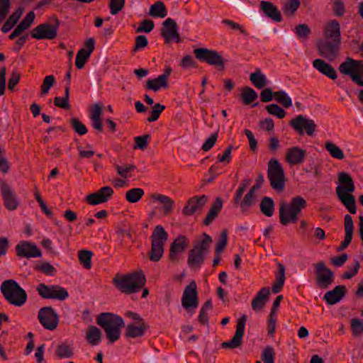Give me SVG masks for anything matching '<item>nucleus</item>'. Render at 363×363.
<instances>
[{"label":"nucleus","mask_w":363,"mask_h":363,"mask_svg":"<svg viewBox=\"0 0 363 363\" xmlns=\"http://www.w3.org/2000/svg\"><path fill=\"white\" fill-rule=\"evenodd\" d=\"M112 281L121 292L130 294L138 292L144 286L146 277L142 270H138L124 275L116 274Z\"/></svg>","instance_id":"nucleus-1"},{"label":"nucleus","mask_w":363,"mask_h":363,"mask_svg":"<svg viewBox=\"0 0 363 363\" xmlns=\"http://www.w3.org/2000/svg\"><path fill=\"white\" fill-rule=\"evenodd\" d=\"M96 321L104 329L110 342L113 343L120 338L121 328L125 325L121 316L111 313H101Z\"/></svg>","instance_id":"nucleus-2"},{"label":"nucleus","mask_w":363,"mask_h":363,"mask_svg":"<svg viewBox=\"0 0 363 363\" xmlns=\"http://www.w3.org/2000/svg\"><path fill=\"white\" fill-rule=\"evenodd\" d=\"M0 289L4 298L11 305L20 307L27 301L26 291L15 280L4 281Z\"/></svg>","instance_id":"nucleus-3"},{"label":"nucleus","mask_w":363,"mask_h":363,"mask_svg":"<svg viewBox=\"0 0 363 363\" xmlns=\"http://www.w3.org/2000/svg\"><path fill=\"white\" fill-rule=\"evenodd\" d=\"M212 238L206 233H203V239L197 241L189 252L187 264L190 268L199 269L205 259V255L208 252Z\"/></svg>","instance_id":"nucleus-4"},{"label":"nucleus","mask_w":363,"mask_h":363,"mask_svg":"<svg viewBox=\"0 0 363 363\" xmlns=\"http://www.w3.org/2000/svg\"><path fill=\"white\" fill-rule=\"evenodd\" d=\"M151 250L149 254L150 259L158 262L164 254V246L168 239L167 233L162 225H156L151 235Z\"/></svg>","instance_id":"nucleus-5"},{"label":"nucleus","mask_w":363,"mask_h":363,"mask_svg":"<svg viewBox=\"0 0 363 363\" xmlns=\"http://www.w3.org/2000/svg\"><path fill=\"white\" fill-rule=\"evenodd\" d=\"M267 177L272 188L278 193L284 190L286 177L281 164L277 159L268 162Z\"/></svg>","instance_id":"nucleus-6"},{"label":"nucleus","mask_w":363,"mask_h":363,"mask_svg":"<svg viewBox=\"0 0 363 363\" xmlns=\"http://www.w3.org/2000/svg\"><path fill=\"white\" fill-rule=\"evenodd\" d=\"M50 23H45L36 26L31 33V37L38 40H53L57 37L60 21L56 16L49 18Z\"/></svg>","instance_id":"nucleus-7"},{"label":"nucleus","mask_w":363,"mask_h":363,"mask_svg":"<svg viewBox=\"0 0 363 363\" xmlns=\"http://www.w3.org/2000/svg\"><path fill=\"white\" fill-rule=\"evenodd\" d=\"M339 70L341 73L350 76L353 82L363 86V61L347 57L340 64Z\"/></svg>","instance_id":"nucleus-8"},{"label":"nucleus","mask_w":363,"mask_h":363,"mask_svg":"<svg viewBox=\"0 0 363 363\" xmlns=\"http://www.w3.org/2000/svg\"><path fill=\"white\" fill-rule=\"evenodd\" d=\"M194 53L196 58L199 61L215 66L219 70L223 71L225 69V60L218 51L200 48L195 49Z\"/></svg>","instance_id":"nucleus-9"},{"label":"nucleus","mask_w":363,"mask_h":363,"mask_svg":"<svg viewBox=\"0 0 363 363\" xmlns=\"http://www.w3.org/2000/svg\"><path fill=\"white\" fill-rule=\"evenodd\" d=\"M313 269L316 285L320 289H328L334 281V272L326 266L323 261H319L314 264Z\"/></svg>","instance_id":"nucleus-10"},{"label":"nucleus","mask_w":363,"mask_h":363,"mask_svg":"<svg viewBox=\"0 0 363 363\" xmlns=\"http://www.w3.org/2000/svg\"><path fill=\"white\" fill-rule=\"evenodd\" d=\"M341 42L327 39H320L317 42V50L320 56L333 61L339 54Z\"/></svg>","instance_id":"nucleus-11"},{"label":"nucleus","mask_w":363,"mask_h":363,"mask_svg":"<svg viewBox=\"0 0 363 363\" xmlns=\"http://www.w3.org/2000/svg\"><path fill=\"white\" fill-rule=\"evenodd\" d=\"M291 126L299 135H303L305 130L306 134L312 136L316 129V124L313 120L307 118L303 115H298L289 122Z\"/></svg>","instance_id":"nucleus-12"},{"label":"nucleus","mask_w":363,"mask_h":363,"mask_svg":"<svg viewBox=\"0 0 363 363\" xmlns=\"http://www.w3.org/2000/svg\"><path fill=\"white\" fill-rule=\"evenodd\" d=\"M247 319V316L244 314L238 320L236 330L233 337L230 340L222 342L220 345L222 348L233 350L241 347Z\"/></svg>","instance_id":"nucleus-13"},{"label":"nucleus","mask_w":363,"mask_h":363,"mask_svg":"<svg viewBox=\"0 0 363 363\" xmlns=\"http://www.w3.org/2000/svg\"><path fill=\"white\" fill-rule=\"evenodd\" d=\"M38 318L40 324L47 330H53L57 327L59 317L51 306L40 308Z\"/></svg>","instance_id":"nucleus-14"},{"label":"nucleus","mask_w":363,"mask_h":363,"mask_svg":"<svg viewBox=\"0 0 363 363\" xmlns=\"http://www.w3.org/2000/svg\"><path fill=\"white\" fill-rule=\"evenodd\" d=\"M161 35L164 38L165 43H169L172 40L179 43L182 42L180 34L178 32L177 24L174 20L168 18L162 23Z\"/></svg>","instance_id":"nucleus-15"},{"label":"nucleus","mask_w":363,"mask_h":363,"mask_svg":"<svg viewBox=\"0 0 363 363\" xmlns=\"http://www.w3.org/2000/svg\"><path fill=\"white\" fill-rule=\"evenodd\" d=\"M182 305L185 309L196 308L199 305L197 286L194 281H191L184 291Z\"/></svg>","instance_id":"nucleus-16"},{"label":"nucleus","mask_w":363,"mask_h":363,"mask_svg":"<svg viewBox=\"0 0 363 363\" xmlns=\"http://www.w3.org/2000/svg\"><path fill=\"white\" fill-rule=\"evenodd\" d=\"M0 191L5 207L9 211L16 209L19 202L11 187L4 181H0Z\"/></svg>","instance_id":"nucleus-17"},{"label":"nucleus","mask_w":363,"mask_h":363,"mask_svg":"<svg viewBox=\"0 0 363 363\" xmlns=\"http://www.w3.org/2000/svg\"><path fill=\"white\" fill-rule=\"evenodd\" d=\"M113 189L108 186L101 187L96 192L85 197V201L90 205L96 206L107 202L113 196Z\"/></svg>","instance_id":"nucleus-18"},{"label":"nucleus","mask_w":363,"mask_h":363,"mask_svg":"<svg viewBox=\"0 0 363 363\" xmlns=\"http://www.w3.org/2000/svg\"><path fill=\"white\" fill-rule=\"evenodd\" d=\"M208 196L202 195L200 196H195L191 197L186 202L185 206L182 210V213L184 216H192L196 212L202 211L204 206L207 203Z\"/></svg>","instance_id":"nucleus-19"},{"label":"nucleus","mask_w":363,"mask_h":363,"mask_svg":"<svg viewBox=\"0 0 363 363\" xmlns=\"http://www.w3.org/2000/svg\"><path fill=\"white\" fill-rule=\"evenodd\" d=\"M16 252L18 257H26L27 259L42 256L41 250L36 245L28 241H22L18 244L16 246Z\"/></svg>","instance_id":"nucleus-20"},{"label":"nucleus","mask_w":363,"mask_h":363,"mask_svg":"<svg viewBox=\"0 0 363 363\" xmlns=\"http://www.w3.org/2000/svg\"><path fill=\"white\" fill-rule=\"evenodd\" d=\"M189 246V240L185 235H179L170 245L169 259L172 262L178 261V254L183 252Z\"/></svg>","instance_id":"nucleus-21"},{"label":"nucleus","mask_w":363,"mask_h":363,"mask_svg":"<svg viewBox=\"0 0 363 363\" xmlns=\"http://www.w3.org/2000/svg\"><path fill=\"white\" fill-rule=\"evenodd\" d=\"M344 228H345V240L340 245L337 247V251L341 252L345 250L348 245L351 243L354 232V223L352 218L350 215L347 214L345 216L344 219Z\"/></svg>","instance_id":"nucleus-22"},{"label":"nucleus","mask_w":363,"mask_h":363,"mask_svg":"<svg viewBox=\"0 0 363 363\" xmlns=\"http://www.w3.org/2000/svg\"><path fill=\"white\" fill-rule=\"evenodd\" d=\"M347 294V289L344 285L336 286L333 290L327 291L323 299L329 305H334L342 300Z\"/></svg>","instance_id":"nucleus-23"},{"label":"nucleus","mask_w":363,"mask_h":363,"mask_svg":"<svg viewBox=\"0 0 363 363\" xmlns=\"http://www.w3.org/2000/svg\"><path fill=\"white\" fill-rule=\"evenodd\" d=\"M324 39L341 42L340 26L337 20L330 21L323 31Z\"/></svg>","instance_id":"nucleus-24"},{"label":"nucleus","mask_w":363,"mask_h":363,"mask_svg":"<svg viewBox=\"0 0 363 363\" xmlns=\"http://www.w3.org/2000/svg\"><path fill=\"white\" fill-rule=\"evenodd\" d=\"M306 155L305 150L295 146L287 150L286 161L291 165H296L303 162Z\"/></svg>","instance_id":"nucleus-25"},{"label":"nucleus","mask_w":363,"mask_h":363,"mask_svg":"<svg viewBox=\"0 0 363 363\" xmlns=\"http://www.w3.org/2000/svg\"><path fill=\"white\" fill-rule=\"evenodd\" d=\"M313 66L322 74L328 77V78L335 80L337 79V75L335 69L330 65L321 59H316L313 62Z\"/></svg>","instance_id":"nucleus-26"},{"label":"nucleus","mask_w":363,"mask_h":363,"mask_svg":"<svg viewBox=\"0 0 363 363\" xmlns=\"http://www.w3.org/2000/svg\"><path fill=\"white\" fill-rule=\"evenodd\" d=\"M260 9L268 18L274 21L279 23L282 21L281 12L272 2L262 1Z\"/></svg>","instance_id":"nucleus-27"},{"label":"nucleus","mask_w":363,"mask_h":363,"mask_svg":"<svg viewBox=\"0 0 363 363\" xmlns=\"http://www.w3.org/2000/svg\"><path fill=\"white\" fill-rule=\"evenodd\" d=\"M269 295L270 291L269 288H262L252 301V308L254 311H261L268 301Z\"/></svg>","instance_id":"nucleus-28"},{"label":"nucleus","mask_w":363,"mask_h":363,"mask_svg":"<svg viewBox=\"0 0 363 363\" xmlns=\"http://www.w3.org/2000/svg\"><path fill=\"white\" fill-rule=\"evenodd\" d=\"M340 190V188L336 191L338 199L351 213H356L355 197L351 194L352 192H341Z\"/></svg>","instance_id":"nucleus-29"},{"label":"nucleus","mask_w":363,"mask_h":363,"mask_svg":"<svg viewBox=\"0 0 363 363\" xmlns=\"http://www.w3.org/2000/svg\"><path fill=\"white\" fill-rule=\"evenodd\" d=\"M307 206L305 199L301 196L293 197L289 203H286V211L298 215Z\"/></svg>","instance_id":"nucleus-30"},{"label":"nucleus","mask_w":363,"mask_h":363,"mask_svg":"<svg viewBox=\"0 0 363 363\" xmlns=\"http://www.w3.org/2000/svg\"><path fill=\"white\" fill-rule=\"evenodd\" d=\"M222 207L223 199L220 197H217L212 203L209 211L203 220V224L205 225H209L218 216L222 209Z\"/></svg>","instance_id":"nucleus-31"},{"label":"nucleus","mask_w":363,"mask_h":363,"mask_svg":"<svg viewBox=\"0 0 363 363\" xmlns=\"http://www.w3.org/2000/svg\"><path fill=\"white\" fill-rule=\"evenodd\" d=\"M338 181L340 186L336 187V191L338 189H341V192H353L354 191V184L351 176L344 172H340L338 174Z\"/></svg>","instance_id":"nucleus-32"},{"label":"nucleus","mask_w":363,"mask_h":363,"mask_svg":"<svg viewBox=\"0 0 363 363\" xmlns=\"http://www.w3.org/2000/svg\"><path fill=\"white\" fill-rule=\"evenodd\" d=\"M149 328V325L145 322L139 323L138 326L135 325L133 323L128 324L125 331L126 337H138L144 335L145 331Z\"/></svg>","instance_id":"nucleus-33"},{"label":"nucleus","mask_w":363,"mask_h":363,"mask_svg":"<svg viewBox=\"0 0 363 363\" xmlns=\"http://www.w3.org/2000/svg\"><path fill=\"white\" fill-rule=\"evenodd\" d=\"M286 202L281 201L279 203V220L283 225H287L290 223H296L298 221V216L293 213L286 211Z\"/></svg>","instance_id":"nucleus-34"},{"label":"nucleus","mask_w":363,"mask_h":363,"mask_svg":"<svg viewBox=\"0 0 363 363\" xmlns=\"http://www.w3.org/2000/svg\"><path fill=\"white\" fill-rule=\"evenodd\" d=\"M152 199L163 204L162 211L164 215L168 216L173 212L174 201L170 197L160 194L152 195Z\"/></svg>","instance_id":"nucleus-35"},{"label":"nucleus","mask_w":363,"mask_h":363,"mask_svg":"<svg viewBox=\"0 0 363 363\" xmlns=\"http://www.w3.org/2000/svg\"><path fill=\"white\" fill-rule=\"evenodd\" d=\"M23 12V8L18 7L4 23L1 27V31L4 33H8L18 23Z\"/></svg>","instance_id":"nucleus-36"},{"label":"nucleus","mask_w":363,"mask_h":363,"mask_svg":"<svg viewBox=\"0 0 363 363\" xmlns=\"http://www.w3.org/2000/svg\"><path fill=\"white\" fill-rule=\"evenodd\" d=\"M278 272L276 273V281L273 284L272 290L274 294L279 293L283 288L285 277V267L281 263H278Z\"/></svg>","instance_id":"nucleus-37"},{"label":"nucleus","mask_w":363,"mask_h":363,"mask_svg":"<svg viewBox=\"0 0 363 363\" xmlns=\"http://www.w3.org/2000/svg\"><path fill=\"white\" fill-rule=\"evenodd\" d=\"M101 331L94 325H90L87 328L86 339L92 345H97L101 340Z\"/></svg>","instance_id":"nucleus-38"},{"label":"nucleus","mask_w":363,"mask_h":363,"mask_svg":"<svg viewBox=\"0 0 363 363\" xmlns=\"http://www.w3.org/2000/svg\"><path fill=\"white\" fill-rule=\"evenodd\" d=\"M168 82L165 81V77L158 76L153 79H148L146 82L145 89L152 90L154 91H159L161 88H167Z\"/></svg>","instance_id":"nucleus-39"},{"label":"nucleus","mask_w":363,"mask_h":363,"mask_svg":"<svg viewBox=\"0 0 363 363\" xmlns=\"http://www.w3.org/2000/svg\"><path fill=\"white\" fill-rule=\"evenodd\" d=\"M260 211L267 217H271L274 211V202L268 196H264L259 204Z\"/></svg>","instance_id":"nucleus-40"},{"label":"nucleus","mask_w":363,"mask_h":363,"mask_svg":"<svg viewBox=\"0 0 363 363\" xmlns=\"http://www.w3.org/2000/svg\"><path fill=\"white\" fill-rule=\"evenodd\" d=\"M149 15L152 17L160 18H164L167 16V10L164 4L161 1H156L153 5L150 6Z\"/></svg>","instance_id":"nucleus-41"},{"label":"nucleus","mask_w":363,"mask_h":363,"mask_svg":"<svg viewBox=\"0 0 363 363\" xmlns=\"http://www.w3.org/2000/svg\"><path fill=\"white\" fill-rule=\"evenodd\" d=\"M240 97L244 104L248 105L258 98V94L252 88L245 86L242 89Z\"/></svg>","instance_id":"nucleus-42"},{"label":"nucleus","mask_w":363,"mask_h":363,"mask_svg":"<svg viewBox=\"0 0 363 363\" xmlns=\"http://www.w3.org/2000/svg\"><path fill=\"white\" fill-rule=\"evenodd\" d=\"M250 79L253 85L258 89H262L267 84L266 77L259 69H257L255 72L250 74Z\"/></svg>","instance_id":"nucleus-43"},{"label":"nucleus","mask_w":363,"mask_h":363,"mask_svg":"<svg viewBox=\"0 0 363 363\" xmlns=\"http://www.w3.org/2000/svg\"><path fill=\"white\" fill-rule=\"evenodd\" d=\"M55 355L60 358H70L74 355L73 348L66 344L61 343L56 347Z\"/></svg>","instance_id":"nucleus-44"},{"label":"nucleus","mask_w":363,"mask_h":363,"mask_svg":"<svg viewBox=\"0 0 363 363\" xmlns=\"http://www.w3.org/2000/svg\"><path fill=\"white\" fill-rule=\"evenodd\" d=\"M48 296L49 297V299L64 301L68 298L69 294L65 288L59 285H53L52 292L49 294Z\"/></svg>","instance_id":"nucleus-45"},{"label":"nucleus","mask_w":363,"mask_h":363,"mask_svg":"<svg viewBox=\"0 0 363 363\" xmlns=\"http://www.w3.org/2000/svg\"><path fill=\"white\" fill-rule=\"evenodd\" d=\"M300 6L299 0H289L282 8L284 14L288 17H293Z\"/></svg>","instance_id":"nucleus-46"},{"label":"nucleus","mask_w":363,"mask_h":363,"mask_svg":"<svg viewBox=\"0 0 363 363\" xmlns=\"http://www.w3.org/2000/svg\"><path fill=\"white\" fill-rule=\"evenodd\" d=\"M35 15L33 11H29L21 23L16 27V29L21 34L24 30L30 28L34 21Z\"/></svg>","instance_id":"nucleus-47"},{"label":"nucleus","mask_w":363,"mask_h":363,"mask_svg":"<svg viewBox=\"0 0 363 363\" xmlns=\"http://www.w3.org/2000/svg\"><path fill=\"white\" fill-rule=\"evenodd\" d=\"M93 253L90 250H82L79 251L78 257L81 264L86 269L91 267V257Z\"/></svg>","instance_id":"nucleus-48"},{"label":"nucleus","mask_w":363,"mask_h":363,"mask_svg":"<svg viewBox=\"0 0 363 363\" xmlns=\"http://www.w3.org/2000/svg\"><path fill=\"white\" fill-rule=\"evenodd\" d=\"M145 192L140 188H133L125 193V199L129 203H136L143 196Z\"/></svg>","instance_id":"nucleus-49"},{"label":"nucleus","mask_w":363,"mask_h":363,"mask_svg":"<svg viewBox=\"0 0 363 363\" xmlns=\"http://www.w3.org/2000/svg\"><path fill=\"white\" fill-rule=\"evenodd\" d=\"M325 147L333 157L339 160H342L345 158V155L342 150L333 143L330 141L326 142L325 144Z\"/></svg>","instance_id":"nucleus-50"},{"label":"nucleus","mask_w":363,"mask_h":363,"mask_svg":"<svg viewBox=\"0 0 363 363\" xmlns=\"http://www.w3.org/2000/svg\"><path fill=\"white\" fill-rule=\"evenodd\" d=\"M274 99L282 104L284 108H289L292 106V101L284 91H275Z\"/></svg>","instance_id":"nucleus-51"},{"label":"nucleus","mask_w":363,"mask_h":363,"mask_svg":"<svg viewBox=\"0 0 363 363\" xmlns=\"http://www.w3.org/2000/svg\"><path fill=\"white\" fill-rule=\"evenodd\" d=\"M265 109L269 114L275 116L280 119L284 118L286 116L285 111L276 104L266 106Z\"/></svg>","instance_id":"nucleus-52"},{"label":"nucleus","mask_w":363,"mask_h":363,"mask_svg":"<svg viewBox=\"0 0 363 363\" xmlns=\"http://www.w3.org/2000/svg\"><path fill=\"white\" fill-rule=\"evenodd\" d=\"M360 264L358 260L355 259L353 262L352 265L347 267V271L344 272L342 275V278L345 279H350L354 277L359 272Z\"/></svg>","instance_id":"nucleus-53"},{"label":"nucleus","mask_w":363,"mask_h":363,"mask_svg":"<svg viewBox=\"0 0 363 363\" xmlns=\"http://www.w3.org/2000/svg\"><path fill=\"white\" fill-rule=\"evenodd\" d=\"M90 55L86 53L84 48L80 49L76 56L75 59V65L78 69H82L84 67L85 62L89 58Z\"/></svg>","instance_id":"nucleus-54"},{"label":"nucleus","mask_w":363,"mask_h":363,"mask_svg":"<svg viewBox=\"0 0 363 363\" xmlns=\"http://www.w3.org/2000/svg\"><path fill=\"white\" fill-rule=\"evenodd\" d=\"M228 243V234L227 230H223L220 235L218 242H217L215 247V252L216 255H220L224 250Z\"/></svg>","instance_id":"nucleus-55"},{"label":"nucleus","mask_w":363,"mask_h":363,"mask_svg":"<svg viewBox=\"0 0 363 363\" xmlns=\"http://www.w3.org/2000/svg\"><path fill=\"white\" fill-rule=\"evenodd\" d=\"M165 109V106L162 105L160 104H155L152 111H150V116L147 118L148 122H153L157 121L162 112Z\"/></svg>","instance_id":"nucleus-56"},{"label":"nucleus","mask_w":363,"mask_h":363,"mask_svg":"<svg viewBox=\"0 0 363 363\" xmlns=\"http://www.w3.org/2000/svg\"><path fill=\"white\" fill-rule=\"evenodd\" d=\"M151 138L150 134H145L142 136H138L134 138L135 145L133 149L145 150L148 145L147 140Z\"/></svg>","instance_id":"nucleus-57"},{"label":"nucleus","mask_w":363,"mask_h":363,"mask_svg":"<svg viewBox=\"0 0 363 363\" xmlns=\"http://www.w3.org/2000/svg\"><path fill=\"white\" fill-rule=\"evenodd\" d=\"M70 124L74 130L79 135H84L88 132L86 127L77 118H72Z\"/></svg>","instance_id":"nucleus-58"},{"label":"nucleus","mask_w":363,"mask_h":363,"mask_svg":"<svg viewBox=\"0 0 363 363\" xmlns=\"http://www.w3.org/2000/svg\"><path fill=\"white\" fill-rule=\"evenodd\" d=\"M55 78L53 75H49L44 78L43 84L40 86V93L45 95L48 93L50 89L54 85Z\"/></svg>","instance_id":"nucleus-59"},{"label":"nucleus","mask_w":363,"mask_h":363,"mask_svg":"<svg viewBox=\"0 0 363 363\" xmlns=\"http://www.w3.org/2000/svg\"><path fill=\"white\" fill-rule=\"evenodd\" d=\"M255 191L250 188L249 191L246 194L244 199L240 201V205L242 210L244 208L251 206L255 201Z\"/></svg>","instance_id":"nucleus-60"},{"label":"nucleus","mask_w":363,"mask_h":363,"mask_svg":"<svg viewBox=\"0 0 363 363\" xmlns=\"http://www.w3.org/2000/svg\"><path fill=\"white\" fill-rule=\"evenodd\" d=\"M125 2V0H111L108 4L110 13L112 15L118 13L123 9Z\"/></svg>","instance_id":"nucleus-61"},{"label":"nucleus","mask_w":363,"mask_h":363,"mask_svg":"<svg viewBox=\"0 0 363 363\" xmlns=\"http://www.w3.org/2000/svg\"><path fill=\"white\" fill-rule=\"evenodd\" d=\"M311 32V29L307 24H299L296 27V34L301 39H308Z\"/></svg>","instance_id":"nucleus-62"},{"label":"nucleus","mask_w":363,"mask_h":363,"mask_svg":"<svg viewBox=\"0 0 363 363\" xmlns=\"http://www.w3.org/2000/svg\"><path fill=\"white\" fill-rule=\"evenodd\" d=\"M35 269L50 276L54 275L56 272L55 268L47 262L42 263L40 265L36 266Z\"/></svg>","instance_id":"nucleus-63"},{"label":"nucleus","mask_w":363,"mask_h":363,"mask_svg":"<svg viewBox=\"0 0 363 363\" xmlns=\"http://www.w3.org/2000/svg\"><path fill=\"white\" fill-rule=\"evenodd\" d=\"M351 328L353 335H359L363 333V320L358 318L351 320Z\"/></svg>","instance_id":"nucleus-64"}]
</instances>
